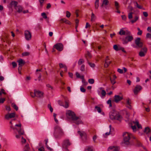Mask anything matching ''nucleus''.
<instances>
[{
  "label": "nucleus",
  "mask_w": 151,
  "mask_h": 151,
  "mask_svg": "<svg viewBox=\"0 0 151 151\" xmlns=\"http://www.w3.org/2000/svg\"><path fill=\"white\" fill-rule=\"evenodd\" d=\"M66 115L69 119L72 120L73 122L77 125L82 124V121L81 119L76 116L75 113L70 110H68L66 112Z\"/></svg>",
  "instance_id": "1"
},
{
  "label": "nucleus",
  "mask_w": 151,
  "mask_h": 151,
  "mask_svg": "<svg viewBox=\"0 0 151 151\" xmlns=\"http://www.w3.org/2000/svg\"><path fill=\"white\" fill-rule=\"evenodd\" d=\"M123 142L126 145H130L134 143L133 139H135V137L131 133L125 132L123 133Z\"/></svg>",
  "instance_id": "2"
},
{
  "label": "nucleus",
  "mask_w": 151,
  "mask_h": 151,
  "mask_svg": "<svg viewBox=\"0 0 151 151\" xmlns=\"http://www.w3.org/2000/svg\"><path fill=\"white\" fill-rule=\"evenodd\" d=\"M109 117L110 119L113 120H117L120 122L122 120V117L119 112L114 110L110 112Z\"/></svg>",
  "instance_id": "3"
},
{
  "label": "nucleus",
  "mask_w": 151,
  "mask_h": 151,
  "mask_svg": "<svg viewBox=\"0 0 151 151\" xmlns=\"http://www.w3.org/2000/svg\"><path fill=\"white\" fill-rule=\"evenodd\" d=\"M64 135V132L62 129L57 126L54 128V135L56 138H59Z\"/></svg>",
  "instance_id": "4"
},
{
  "label": "nucleus",
  "mask_w": 151,
  "mask_h": 151,
  "mask_svg": "<svg viewBox=\"0 0 151 151\" xmlns=\"http://www.w3.org/2000/svg\"><path fill=\"white\" fill-rule=\"evenodd\" d=\"M22 124L21 123L18 124H16L15 125V128H13L12 126L11 127L12 128L16 130L18 132L19 134H17L16 137L17 138H20V135L24 134V131L21 128Z\"/></svg>",
  "instance_id": "5"
},
{
  "label": "nucleus",
  "mask_w": 151,
  "mask_h": 151,
  "mask_svg": "<svg viewBox=\"0 0 151 151\" xmlns=\"http://www.w3.org/2000/svg\"><path fill=\"white\" fill-rule=\"evenodd\" d=\"M127 36L125 37V39L123 40V43L124 44H127L128 42L131 41L133 39L132 36L130 34L129 35H127Z\"/></svg>",
  "instance_id": "6"
},
{
  "label": "nucleus",
  "mask_w": 151,
  "mask_h": 151,
  "mask_svg": "<svg viewBox=\"0 0 151 151\" xmlns=\"http://www.w3.org/2000/svg\"><path fill=\"white\" fill-rule=\"evenodd\" d=\"M25 38L27 40H31L32 38L31 33L28 30H26L24 32Z\"/></svg>",
  "instance_id": "7"
},
{
  "label": "nucleus",
  "mask_w": 151,
  "mask_h": 151,
  "mask_svg": "<svg viewBox=\"0 0 151 151\" xmlns=\"http://www.w3.org/2000/svg\"><path fill=\"white\" fill-rule=\"evenodd\" d=\"M147 49L144 47L142 48L139 53V55L141 57H144L147 53Z\"/></svg>",
  "instance_id": "8"
},
{
  "label": "nucleus",
  "mask_w": 151,
  "mask_h": 151,
  "mask_svg": "<svg viewBox=\"0 0 151 151\" xmlns=\"http://www.w3.org/2000/svg\"><path fill=\"white\" fill-rule=\"evenodd\" d=\"M53 47L55 48L58 50L61 51L63 49V45L61 43H58L55 45Z\"/></svg>",
  "instance_id": "9"
},
{
  "label": "nucleus",
  "mask_w": 151,
  "mask_h": 151,
  "mask_svg": "<svg viewBox=\"0 0 151 151\" xmlns=\"http://www.w3.org/2000/svg\"><path fill=\"white\" fill-rule=\"evenodd\" d=\"M78 133L80 134L83 141H85L87 139V135L84 132L78 131Z\"/></svg>",
  "instance_id": "10"
},
{
  "label": "nucleus",
  "mask_w": 151,
  "mask_h": 151,
  "mask_svg": "<svg viewBox=\"0 0 151 151\" xmlns=\"http://www.w3.org/2000/svg\"><path fill=\"white\" fill-rule=\"evenodd\" d=\"M142 89V87L140 85H137L134 88L133 92L135 94H137Z\"/></svg>",
  "instance_id": "11"
},
{
  "label": "nucleus",
  "mask_w": 151,
  "mask_h": 151,
  "mask_svg": "<svg viewBox=\"0 0 151 151\" xmlns=\"http://www.w3.org/2000/svg\"><path fill=\"white\" fill-rule=\"evenodd\" d=\"M140 38H137L135 40V43L139 47H142L143 46V43L140 42Z\"/></svg>",
  "instance_id": "12"
},
{
  "label": "nucleus",
  "mask_w": 151,
  "mask_h": 151,
  "mask_svg": "<svg viewBox=\"0 0 151 151\" xmlns=\"http://www.w3.org/2000/svg\"><path fill=\"white\" fill-rule=\"evenodd\" d=\"M132 103V101L129 98H127L126 99V105L127 107L129 109H132V106L131 105Z\"/></svg>",
  "instance_id": "13"
},
{
  "label": "nucleus",
  "mask_w": 151,
  "mask_h": 151,
  "mask_svg": "<svg viewBox=\"0 0 151 151\" xmlns=\"http://www.w3.org/2000/svg\"><path fill=\"white\" fill-rule=\"evenodd\" d=\"M17 62L18 63V65H19L18 68L19 71V70L21 69V67L25 63V62L22 59H21L17 61Z\"/></svg>",
  "instance_id": "14"
},
{
  "label": "nucleus",
  "mask_w": 151,
  "mask_h": 151,
  "mask_svg": "<svg viewBox=\"0 0 151 151\" xmlns=\"http://www.w3.org/2000/svg\"><path fill=\"white\" fill-rule=\"evenodd\" d=\"M15 114L14 113L8 114L5 115V118L6 119L8 120L10 118H14L15 116Z\"/></svg>",
  "instance_id": "15"
},
{
  "label": "nucleus",
  "mask_w": 151,
  "mask_h": 151,
  "mask_svg": "<svg viewBox=\"0 0 151 151\" xmlns=\"http://www.w3.org/2000/svg\"><path fill=\"white\" fill-rule=\"evenodd\" d=\"M119 34L121 35H129L130 34V32L128 30L124 31L122 29H121L119 32Z\"/></svg>",
  "instance_id": "16"
},
{
  "label": "nucleus",
  "mask_w": 151,
  "mask_h": 151,
  "mask_svg": "<svg viewBox=\"0 0 151 151\" xmlns=\"http://www.w3.org/2000/svg\"><path fill=\"white\" fill-rule=\"evenodd\" d=\"M17 12L18 13H20L22 12L23 8L22 7L19 5H17L15 8Z\"/></svg>",
  "instance_id": "17"
},
{
  "label": "nucleus",
  "mask_w": 151,
  "mask_h": 151,
  "mask_svg": "<svg viewBox=\"0 0 151 151\" xmlns=\"http://www.w3.org/2000/svg\"><path fill=\"white\" fill-rule=\"evenodd\" d=\"M123 99L122 97L119 96L118 95H115L114 97V100L115 102L118 103Z\"/></svg>",
  "instance_id": "18"
},
{
  "label": "nucleus",
  "mask_w": 151,
  "mask_h": 151,
  "mask_svg": "<svg viewBox=\"0 0 151 151\" xmlns=\"http://www.w3.org/2000/svg\"><path fill=\"white\" fill-rule=\"evenodd\" d=\"M63 147H67L70 145V143L68 139L65 140L63 142Z\"/></svg>",
  "instance_id": "19"
},
{
  "label": "nucleus",
  "mask_w": 151,
  "mask_h": 151,
  "mask_svg": "<svg viewBox=\"0 0 151 151\" xmlns=\"http://www.w3.org/2000/svg\"><path fill=\"white\" fill-rule=\"evenodd\" d=\"M116 78V77L115 75H113V77L112 79L111 78V77H110V80L111 81V83L112 84H114L116 83V82L115 81V79Z\"/></svg>",
  "instance_id": "20"
},
{
  "label": "nucleus",
  "mask_w": 151,
  "mask_h": 151,
  "mask_svg": "<svg viewBox=\"0 0 151 151\" xmlns=\"http://www.w3.org/2000/svg\"><path fill=\"white\" fill-rule=\"evenodd\" d=\"M133 122L135 125L137 126L138 128L139 129L142 128V126L140 124H139V122L138 120H136L135 121H133Z\"/></svg>",
  "instance_id": "21"
},
{
  "label": "nucleus",
  "mask_w": 151,
  "mask_h": 151,
  "mask_svg": "<svg viewBox=\"0 0 151 151\" xmlns=\"http://www.w3.org/2000/svg\"><path fill=\"white\" fill-rule=\"evenodd\" d=\"M144 132L148 136L149 134H150V128L148 127H146L145 128Z\"/></svg>",
  "instance_id": "22"
},
{
  "label": "nucleus",
  "mask_w": 151,
  "mask_h": 151,
  "mask_svg": "<svg viewBox=\"0 0 151 151\" xmlns=\"http://www.w3.org/2000/svg\"><path fill=\"white\" fill-rule=\"evenodd\" d=\"M85 151H93V147L92 146H88L87 147Z\"/></svg>",
  "instance_id": "23"
},
{
  "label": "nucleus",
  "mask_w": 151,
  "mask_h": 151,
  "mask_svg": "<svg viewBox=\"0 0 151 151\" xmlns=\"http://www.w3.org/2000/svg\"><path fill=\"white\" fill-rule=\"evenodd\" d=\"M61 21L67 24L70 25L71 24V22L65 19H61Z\"/></svg>",
  "instance_id": "24"
},
{
  "label": "nucleus",
  "mask_w": 151,
  "mask_h": 151,
  "mask_svg": "<svg viewBox=\"0 0 151 151\" xmlns=\"http://www.w3.org/2000/svg\"><path fill=\"white\" fill-rule=\"evenodd\" d=\"M34 94H43V93L42 92L39 90H35L34 91Z\"/></svg>",
  "instance_id": "25"
},
{
  "label": "nucleus",
  "mask_w": 151,
  "mask_h": 151,
  "mask_svg": "<svg viewBox=\"0 0 151 151\" xmlns=\"http://www.w3.org/2000/svg\"><path fill=\"white\" fill-rule=\"evenodd\" d=\"M109 3V1L108 0H103V1L101 6L103 7L104 5H107Z\"/></svg>",
  "instance_id": "26"
},
{
  "label": "nucleus",
  "mask_w": 151,
  "mask_h": 151,
  "mask_svg": "<svg viewBox=\"0 0 151 151\" xmlns=\"http://www.w3.org/2000/svg\"><path fill=\"white\" fill-rule=\"evenodd\" d=\"M17 2L15 1H12L10 5L12 6H14V7H15L17 4Z\"/></svg>",
  "instance_id": "27"
},
{
  "label": "nucleus",
  "mask_w": 151,
  "mask_h": 151,
  "mask_svg": "<svg viewBox=\"0 0 151 151\" xmlns=\"http://www.w3.org/2000/svg\"><path fill=\"white\" fill-rule=\"evenodd\" d=\"M99 0H96L95 2V7L96 9H98L99 6Z\"/></svg>",
  "instance_id": "28"
},
{
  "label": "nucleus",
  "mask_w": 151,
  "mask_h": 151,
  "mask_svg": "<svg viewBox=\"0 0 151 151\" xmlns=\"http://www.w3.org/2000/svg\"><path fill=\"white\" fill-rule=\"evenodd\" d=\"M111 63V62L109 61H106L105 60V64H104V67L105 68H107Z\"/></svg>",
  "instance_id": "29"
},
{
  "label": "nucleus",
  "mask_w": 151,
  "mask_h": 151,
  "mask_svg": "<svg viewBox=\"0 0 151 151\" xmlns=\"http://www.w3.org/2000/svg\"><path fill=\"white\" fill-rule=\"evenodd\" d=\"M113 48L116 51H118L120 50V47H118L116 45H114Z\"/></svg>",
  "instance_id": "30"
},
{
  "label": "nucleus",
  "mask_w": 151,
  "mask_h": 151,
  "mask_svg": "<svg viewBox=\"0 0 151 151\" xmlns=\"http://www.w3.org/2000/svg\"><path fill=\"white\" fill-rule=\"evenodd\" d=\"M99 90L100 91H101V94H106V91L103 89V88L102 87L100 88H99Z\"/></svg>",
  "instance_id": "31"
},
{
  "label": "nucleus",
  "mask_w": 151,
  "mask_h": 151,
  "mask_svg": "<svg viewBox=\"0 0 151 151\" xmlns=\"http://www.w3.org/2000/svg\"><path fill=\"white\" fill-rule=\"evenodd\" d=\"M139 17L137 16H136L134 18V19L131 20V22L132 23H133L136 22L138 19Z\"/></svg>",
  "instance_id": "32"
},
{
  "label": "nucleus",
  "mask_w": 151,
  "mask_h": 151,
  "mask_svg": "<svg viewBox=\"0 0 151 151\" xmlns=\"http://www.w3.org/2000/svg\"><path fill=\"white\" fill-rule=\"evenodd\" d=\"M95 110L96 111H97L99 113H101V109L99 107L96 106L95 107Z\"/></svg>",
  "instance_id": "33"
},
{
  "label": "nucleus",
  "mask_w": 151,
  "mask_h": 151,
  "mask_svg": "<svg viewBox=\"0 0 151 151\" xmlns=\"http://www.w3.org/2000/svg\"><path fill=\"white\" fill-rule=\"evenodd\" d=\"M12 106L16 111L18 110V107L14 103H12Z\"/></svg>",
  "instance_id": "34"
},
{
  "label": "nucleus",
  "mask_w": 151,
  "mask_h": 151,
  "mask_svg": "<svg viewBox=\"0 0 151 151\" xmlns=\"http://www.w3.org/2000/svg\"><path fill=\"white\" fill-rule=\"evenodd\" d=\"M137 29L138 31V32L137 33V35H141L142 33V31L138 27L137 28Z\"/></svg>",
  "instance_id": "35"
},
{
  "label": "nucleus",
  "mask_w": 151,
  "mask_h": 151,
  "mask_svg": "<svg viewBox=\"0 0 151 151\" xmlns=\"http://www.w3.org/2000/svg\"><path fill=\"white\" fill-rule=\"evenodd\" d=\"M88 83L91 84H93L94 83V81L93 79H90L88 80Z\"/></svg>",
  "instance_id": "36"
},
{
  "label": "nucleus",
  "mask_w": 151,
  "mask_h": 151,
  "mask_svg": "<svg viewBox=\"0 0 151 151\" xmlns=\"http://www.w3.org/2000/svg\"><path fill=\"white\" fill-rule=\"evenodd\" d=\"M84 62V61L83 59H80L79 60L78 62V64L79 65H81L82 63H83Z\"/></svg>",
  "instance_id": "37"
},
{
  "label": "nucleus",
  "mask_w": 151,
  "mask_h": 151,
  "mask_svg": "<svg viewBox=\"0 0 151 151\" xmlns=\"http://www.w3.org/2000/svg\"><path fill=\"white\" fill-rule=\"evenodd\" d=\"M95 19V17L94 14L92 13L91 14V21H94Z\"/></svg>",
  "instance_id": "38"
},
{
  "label": "nucleus",
  "mask_w": 151,
  "mask_h": 151,
  "mask_svg": "<svg viewBox=\"0 0 151 151\" xmlns=\"http://www.w3.org/2000/svg\"><path fill=\"white\" fill-rule=\"evenodd\" d=\"M43 95H32V97L34 98L35 97H37L38 98H42L43 97Z\"/></svg>",
  "instance_id": "39"
},
{
  "label": "nucleus",
  "mask_w": 151,
  "mask_h": 151,
  "mask_svg": "<svg viewBox=\"0 0 151 151\" xmlns=\"http://www.w3.org/2000/svg\"><path fill=\"white\" fill-rule=\"evenodd\" d=\"M133 13L132 12H131L129 13L128 14V18L129 19H130L132 18V14Z\"/></svg>",
  "instance_id": "40"
},
{
  "label": "nucleus",
  "mask_w": 151,
  "mask_h": 151,
  "mask_svg": "<svg viewBox=\"0 0 151 151\" xmlns=\"http://www.w3.org/2000/svg\"><path fill=\"white\" fill-rule=\"evenodd\" d=\"M115 5L116 6V9L118 10L119 8V4L116 1L115 2Z\"/></svg>",
  "instance_id": "41"
},
{
  "label": "nucleus",
  "mask_w": 151,
  "mask_h": 151,
  "mask_svg": "<svg viewBox=\"0 0 151 151\" xmlns=\"http://www.w3.org/2000/svg\"><path fill=\"white\" fill-rule=\"evenodd\" d=\"M29 54V53L27 52H24L22 53V55L23 56H27Z\"/></svg>",
  "instance_id": "42"
},
{
  "label": "nucleus",
  "mask_w": 151,
  "mask_h": 151,
  "mask_svg": "<svg viewBox=\"0 0 151 151\" xmlns=\"http://www.w3.org/2000/svg\"><path fill=\"white\" fill-rule=\"evenodd\" d=\"M107 103L109 105V107H111L112 106L111 101V100H109L107 101Z\"/></svg>",
  "instance_id": "43"
},
{
  "label": "nucleus",
  "mask_w": 151,
  "mask_h": 151,
  "mask_svg": "<svg viewBox=\"0 0 151 151\" xmlns=\"http://www.w3.org/2000/svg\"><path fill=\"white\" fill-rule=\"evenodd\" d=\"M1 95H0V96ZM5 100V98H1V96H0V103H3Z\"/></svg>",
  "instance_id": "44"
},
{
  "label": "nucleus",
  "mask_w": 151,
  "mask_h": 151,
  "mask_svg": "<svg viewBox=\"0 0 151 151\" xmlns=\"http://www.w3.org/2000/svg\"><path fill=\"white\" fill-rule=\"evenodd\" d=\"M119 149V147L116 146L114 147V148L113 151H118Z\"/></svg>",
  "instance_id": "45"
},
{
  "label": "nucleus",
  "mask_w": 151,
  "mask_h": 151,
  "mask_svg": "<svg viewBox=\"0 0 151 151\" xmlns=\"http://www.w3.org/2000/svg\"><path fill=\"white\" fill-rule=\"evenodd\" d=\"M2 93L6 94L7 93L5 91L4 89H2L1 91H0V94H1Z\"/></svg>",
  "instance_id": "46"
},
{
  "label": "nucleus",
  "mask_w": 151,
  "mask_h": 151,
  "mask_svg": "<svg viewBox=\"0 0 151 151\" xmlns=\"http://www.w3.org/2000/svg\"><path fill=\"white\" fill-rule=\"evenodd\" d=\"M131 127L134 132H135L136 131V127L135 125L132 126Z\"/></svg>",
  "instance_id": "47"
},
{
  "label": "nucleus",
  "mask_w": 151,
  "mask_h": 151,
  "mask_svg": "<svg viewBox=\"0 0 151 151\" xmlns=\"http://www.w3.org/2000/svg\"><path fill=\"white\" fill-rule=\"evenodd\" d=\"M41 15L43 17V18L44 19H46L47 18V16L45 13H42L41 14Z\"/></svg>",
  "instance_id": "48"
},
{
  "label": "nucleus",
  "mask_w": 151,
  "mask_h": 151,
  "mask_svg": "<svg viewBox=\"0 0 151 151\" xmlns=\"http://www.w3.org/2000/svg\"><path fill=\"white\" fill-rule=\"evenodd\" d=\"M114 146H110L108 149V151L112 150L113 151Z\"/></svg>",
  "instance_id": "49"
},
{
  "label": "nucleus",
  "mask_w": 151,
  "mask_h": 151,
  "mask_svg": "<svg viewBox=\"0 0 151 151\" xmlns=\"http://www.w3.org/2000/svg\"><path fill=\"white\" fill-rule=\"evenodd\" d=\"M66 17L68 18L70 16V13L69 11H66Z\"/></svg>",
  "instance_id": "50"
},
{
  "label": "nucleus",
  "mask_w": 151,
  "mask_h": 151,
  "mask_svg": "<svg viewBox=\"0 0 151 151\" xmlns=\"http://www.w3.org/2000/svg\"><path fill=\"white\" fill-rule=\"evenodd\" d=\"M136 5L135 6H136L137 8L139 9H141L142 8V7L140 5H138V3L137 2H135Z\"/></svg>",
  "instance_id": "51"
},
{
  "label": "nucleus",
  "mask_w": 151,
  "mask_h": 151,
  "mask_svg": "<svg viewBox=\"0 0 151 151\" xmlns=\"http://www.w3.org/2000/svg\"><path fill=\"white\" fill-rule=\"evenodd\" d=\"M117 71L120 73H123V70L121 69L120 68H118L117 69Z\"/></svg>",
  "instance_id": "52"
},
{
  "label": "nucleus",
  "mask_w": 151,
  "mask_h": 151,
  "mask_svg": "<svg viewBox=\"0 0 151 151\" xmlns=\"http://www.w3.org/2000/svg\"><path fill=\"white\" fill-rule=\"evenodd\" d=\"M12 66L13 68H15L17 66V64L16 63L14 62H13L12 63Z\"/></svg>",
  "instance_id": "53"
},
{
  "label": "nucleus",
  "mask_w": 151,
  "mask_h": 151,
  "mask_svg": "<svg viewBox=\"0 0 151 151\" xmlns=\"http://www.w3.org/2000/svg\"><path fill=\"white\" fill-rule=\"evenodd\" d=\"M85 70V65H81V70L82 71H84Z\"/></svg>",
  "instance_id": "54"
},
{
  "label": "nucleus",
  "mask_w": 151,
  "mask_h": 151,
  "mask_svg": "<svg viewBox=\"0 0 151 151\" xmlns=\"http://www.w3.org/2000/svg\"><path fill=\"white\" fill-rule=\"evenodd\" d=\"M82 81L84 85H86L88 84L87 82L86 81L85 79L82 80Z\"/></svg>",
  "instance_id": "55"
},
{
  "label": "nucleus",
  "mask_w": 151,
  "mask_h": 151,
  "mask_svg": "<svg viewBox=\"0 0 151 151\" xmlns=\"http://www.w3.org/2000/svg\"><path fill=\"white\" fill-rule=\"evenodd\" d=\"M64 107L66 108H67L68 107V101L66 100L65 101V105Z\"/></svg>",
  "instance_id": "56"
},
{
  "label": "nucleus",
  "mask_w": 151,
  "mask_h": 151,
  "mask_svg": "<svg viewBox=\"0 0 151 151\" xmlns=\"http://www.w3.org/2000/svg\"><path fill=\"white\" fill-rule=\"evenodd\" d=\"M146 37L147 38H151V34L149 33H147L146 35Z\"/></svg>",
  "instance_id": "57"
},
{
  "label": "nucleus",
  "mask_w": 151,
  "mask_h": 151,
  "mask_svg": "<svg viewBox=\"0 0 151 151\" xmlns=\"http://www.w3.org/2000/svg\"><path fill=\"white\" fill-rule=\"evenodd\" d=\"M59 65L60 68H64V67L65 65L63 64L62 63H60Z\"/></svg>",
  "instance_id": "58"
},
{
  "label": "nucleus",
  "mask_w": 151,
  "mask_h": 151,
  "mask_svg": "<svg viewBox=\"0 0 151 151\" xmlns=\"http://www.w3.org/2000/svg\"><path fill=\"white\" fill-rule=\"evenodd\" d=\"M46 86L47 88H50L51 89H52L53 88L49 84H47Z\"/></svg>",
  "instance_id": "59"
},
{
  "label": "nucleus",
  "mask_w": 151,
  "mask_h": 151,
  "mask_svg": "<svg viewBox=\"0 0 151 151\" xmlns=\"http://www.w3.org/2000/svg\"><path fill=\"white\" fill-rule=\"evenodd\" d=\"M143 15L145 17H147L148 15L147 13V12H143Z\"/></svg>",
  "instance_id": "60"
},
{
  "label": "nucleus",
  "mask_w": 151,
  "mask_h": 151,
  "mask_svg": "<svg viewBox=\"0 0 151 151\" xmlns=\"http://www.w3.org/2000/svg\"><path fill=\"white\" fill-rule=\"evenodd\" d=\"M46 146L47 148V149L48 150H50V151H53V150L52 148H51L50 147L48 146V145H47Z\"/></svg>",
  "instance_id": "61"
},
{
  "label": "nucleus",
  "mask_w": 151,
  "mask_h": 151,
  "mask_svg": "<svg viewBox=\"0 0 151 151\" xmlns=\"http://www.w3.org/2000/svg\"><path fill=\"white\" fill-rule=\"evenodd\" d=\"M121 17L122 19L124 20H125L127 19L126 16L125 15H122Z\"/></svg>",
  "instance_id": "62"
},
{
  "label": "nucleus",
  "mask_w": 151,
  "mask_h": 151,
  "mask_svg": "<svg viewBox=\"0 0 151 151\" xmlns=\"http://www.w3.org/2000/svg\"><path fill=\"white\" fill-rule=\"evenodd\" d=\"M147 30L148 32L151 33V27H148L147 28Z\"/></svg>",
  "instance_id": "63"
},
{
  "label": "nucleus",
  "mask_w": 151,
  "mask_h": 151,
  "mask_svg": "<svg viewBox=\"0 0 151 151\" xmlns=\"http://www.w3.org/2000/svg\"><path fill=\"white\" fill-rule=\"evenodd\" d=\"M39 151H45L44 148L43 147H41L38 149Z\"/></svg>",
  "instance_id": "64"
}]
</instances>
